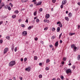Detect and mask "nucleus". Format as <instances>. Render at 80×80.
Masks as SVG:
<instances>
[{"label":"nucleus","instance_id":"nucleus-1","mask_svg":"<svg viewBox=\"0 0 80 80\" xmlns=\"http://www.w3.org/2000/svg\"><path fill=\"white\" fill-rule=\"evenodd\" d=\"M14 65H15V62L14 61H11L9 64V65L10 67H13Z\"/></svg>","mask_w":80,"mask_h":80},{"label":"nucleus","instance_id":"nucleus-2","mask_svg":"<svg viewBox=\"0 0 80 80\" xmlns=\"http://www.w3.org/2000/svg\"><path fill=\"white\" fill-rule=\"evenodd\" d=\"M27 34V32L24 31L22 32V36H25Z\"/></svg>","mask_w":80,"mask_h":80},{"label":"nucleus","instance_id":"nucleus-3","mask_svg":"<svg viewBox=\"0 0 80 80\" xmlns=\"http://www.w3.org/2000/svg\"><path fill=\"white\" fill-rule=\"evenodd\" d=\"M8 48H5L4 51V54H5V53H6L8 52Z\"/></svg>","mask_w":80,"mask_h":80},{"label":"nucleus","instance_id":"nucleus-4","mask_svg":"<svg viewBox=\"0 0 80 80\" xmlns=\"http://www.w3.org/2000/svg\"><path fill=\"white\" fill-rule=\"evenodd\" d=\"M66 73L67 74L69 73H72V71L70 70V69H67L66 71Z\"/></svg>","mask_w":80,"mask_h":80},{"label":"nucleus","instance_id":"nucleus-5","mask_svg":"<svg viewBox=\"0 0 80 80\" xmlns=\"http://www.w3.org/2000/svg\"><path fill=\"white\" fill-rule=\"evenodd\" d=\"M67 0H63L62 2V5H65L67 3Z\"/></svg>","mask_w":80,"mask_h":80},{"label":"nucleus","instance_id":"nucleus-6","mask_svg":"<svg viewBox=\"0 0 80 80\" xmlns=\"http://www.w3.org/2000/svg\"><path fill=\"white\" fill-rule=\"evenodd\" d=\"M5 6V4L3 2H2L1 4V5L0 6V9H2V7H4Z\"/></svg>","mask_w":80,"mask_h":80},{"label":"nucleus","instance_id":"nucleus-7","mask_svg":"<svg viewBox=\"0 0 80 80\" xmlns=\"http://www.w3.org/2000/svg\"><path fill=\"white\" fill-rule=\"evenodd\" d=\"M50 18V14H46L45 16V18L46 19H48V18Z\"/></svg>","mask_w":80,"mask_h":80},{"label":"nucleus","instance_id":"nucleus-8","mask_svg":"<svg viewBox=\"0 0 80 80\" xmlns=\"http://www.w3.org/2000/svg\"><path fill=\"white\" fill-rule=\"evenodd\" d=\"M30 67H28V68H26L25 70L26 71H28V72H30Z\"/></svg>","mask_w":80,"mask_h":80},{"label":"nucleus","instance_id":"nucleus-9","mask_svg":"<svg viewBox=\"0 0 80 80\" xmlns=\"http://www.w3.org/2000/svg\"><path fill=\"white\" fill-rule=\"evenodd\" d=\"M44 22L45 23H49L50 21L48 19H45L44 20Z\"/></svg>","mask_w":80,"mask_h":80},{"label":"nucleus","instance_id":"nucleus-10","mask_svg":"<svg viewBox=\"0 0 80 80\" xmlns=\"http://www.w3.org/2000/svg\"><path fill=\"white\" fill-rule=\"evenodd\" d=\"M42 4V2H38L36 5V6H38V5H41Z\"/></svg>","mask_w":80,"mask_h":80},{"label":"nucleus","instance_id":"nucleus-11","mask_svg":"<svg viewBox=\"0 0 80 80\" xmlns=\"http://www.w3.org/2000/svg\"><path fill=\"white\" fill-rule=\"evenodd\" d=\"M58 45V41L57 42L55 43V46L56 47H57Z\"/></svg>","mask_w":80,"mask_h":80},{"label":"nucleus","instance_id":"nucleus-12","mask_svg":"<svg viewBox=\"0 0 80 80\" xmlns=\"http://www.w3.org/2000/svg\"><path fill=\"white\" fill-rule=\"evenodd\" d=\"M72 16V13L71 12L69 13L68 14L69 17H71Z\"/></svg>","mask_w":80,"mask_h":80},{"label":"nucleus","instance_id":"nucleus-13","mask_svg":"<svg viewBox=\"0 0 80 80\" xmlns=\"http://www.w3.org/2000/svg\"><path fill=\"white\" fill-rule=\"evenodd\" d=\"M65 19L66 20V21H68L69 20V18L68 17H66L65 18Z\"/></svg>","mask_w":80,"mask_h":80},{"label":"nucleus","instance_id":"nucleus-14","mask_svg":"<svg viewBox=\"0 0 80 80\" xmlns=\"http://www.w3.org/2000/svg\"><path fill=\"white\" fill-rule=\"evenodd\" d=\"M60 27H58L57 29V32H60Z\"/></svg>","mask_w":80,"mask_h":80},{"label":"nucleus","instance_id":"nucleus-15","mask_svg":"<svg viewBox=\"0 0 80 80\" xmlns=\"http://www.w3.org/2000/svg\"><path fill=\"white\" fill-rule=\"evenodd\" d=\"M12 18H16V15H14L12 16Z\"/></svg>","mask_w":80,"mask_h":80},{"label":"nucleus","instance_id":"nucleus-16","mask_svg":"<svg viewBox=\"0 0 80 80\" xmlns=\"http://www.w3.org/2000/svg\"><path fill=\"white\" fill-rule=\"evenodd\" d=\"M75 45L74 44H72L71 45V47L72 48H74V47H75Z\"/></svg>","mask_w":80,"mask_h":80},{"label":"nucleus","instance_id":"nucleus-17","mask_svg":"<svg viewBox=\"0 0 80 80\" xmlns=\"http://www.w3.org/2000/svg\"><path fill=\"white\" fill-rule=\"evenodd\" d=\"M19 12H18V10H16L15 11H14V13H17V14H18V13Z\"/></svg>","mask_w":80,"mask_h":80},{"label":"nucleus","instance_id":"nucleus-18","mask_svg":"<svg viewBox=\"0 0 80 80\" xmlns=\"http://www.w3.org/2000/svg\"><path fill=\"white\" fill-rule=\"evenodd\" d=\"M21 2H22V3H24V2H27V0H22Z\"/></svg>","mask_w":80,"mask_h":80},{"label":"nucleus","instance_id":"nucleus-19","mask_svg":"<svg viewBox=\"0 0 80 80\" xmlns=\"http://www.w3.org/2000/svg\"><path fill=\"white\" fill-rule=\"evenodd\" d=\"M38 59V58L37 56H34V60H37Z\"/></svg>","mask_w":80,"mask_h":80},{"label":"nucleus","instance_id":"nucleus-20","mask_svg":"<svg viewBox=\"0 0 80 80\" xmlns=\"http://www.w3.org/2000/svg\"><path fill=\"white\" fill-rule=\"evenodd\" d=\"M49 62H50V59H48L47 60L46 62L47 63Z\"/></svg>","mask_w":80,"mask_h":80},{"label":"nucleus","instance_id":"nucleus-21","mask_svg":"<svg viewBox=\"0 0 80 80\" xmlns=\"http://www.w3.org/2000/svg\"><path fill=\"white\" fill-rule=\"evenodd\" d=\"M36 22L37 23H38L39 22H40V20H39V19H37L36 20Z\"/></svg>","mask_w":80,"mask_h":80},{"label":"nucleus","instance_id":"nucleus-22","mask_svg":"<svg viewBox=\"0 0 80 80\" xmlns=\"http://www.w3.org/2000/svg\"><path fill=\"white\" fill-rule=\"evenodd\" d=\"M6 38H7V39H8V40H10V36H8L6 37Z\"/></svg>","mask_w":80,"mask_h":80},{"label":"nucleus","instance_id":"nucleus-23","mask_svg":"<svg viewBox=\"0 0 80 80\" xmlns=\"http://www.w3.org/2000/svg\"><path fill=\"white\" fill-rule=\"evenodd\" d=\"M44 30H48V27H46V28H45L44 29Z\"/></svg>","mask_w":80,"mask_h":80},{"label":"nucleus","instance_id":"nucleus-24","mask_svg":"<svg viewBox=\"0 0 80 80\" xmlns=\"http://www.w3.org/2000/svg\"><path fill=\"white\" fill-rule=\"evenodd\" d=\"M59 26L61 28V27H62V24L61 23L59 24Z\"/></svg>","mask_w":80,"mask_h":80},{"label":"nucleus","instance_id":"nucleus-25","mask_svg":"<svg viewBox=\"0 0 80 80\" xmlns=\"http://www.w3.org/2000/svg\"><path fill=\"white\" fill-rule=\"evenodd\" d=\"M39 78H42V75H40L39 76Z\"/></svg>","mask_w":80,"mask_h":80},{"label":"nucleus","instance_id":"nucleus-26","mask_svg":"<svg viewBox=\"0 0 80 80\" xmlns=\"http://www.w3.org/2000/svg\"><path fill=\"white\" fill-rule=\"evenodd\" d=\"M62 33H61L59 35V39H60V38H61V37L62 36Z\"/></svg>","mask_w":80,"mask_h":80},{"label":"nucleus","instance_id":"nucleus-27","mask_svg":"<svg viewBox=\"0 0 80 80\" xmlns=\"http://www.w3.org/2000/svg\"><path fill=\"white\" fill-rule=\"evenodd\" d=\"M33 14L34 15V16H36V15H37V12L36 11L34 12Z\"/></svg>","mask_w":80,"mask_h":80},{"label":"nucleus","instance_id":"nucleus-28","mask_svg":"<svg viewBox=\"0 0 80 80\" xmlns=\"http://www.w3.org/2000/svg\"><path fill=\"white\" fill-rule=\"evenodd\" d=\"M32 27L31 26H29L28 28V30H30V29H31L32 28Z\"/></svg>","mask_w":80,"mask_h":80},{"label":"nucleus","instance_id":"nucleus-29","mask_svg":"<svg viewBox=\"0 0 80 80\" xmlns=\"http://www.w3.org/2000/svg\"><path fill=\"white\" fill-rule=\"evenodd\" d=\"M66 59H67L66 58L64 57L63 58V61H66Z\"/></svg>","mask_w":80,"mask_h":80},{"label":"nucleus","instance_id":"nucleus-30","mask_svg":"<svg viewBox=\"0 0 80 80\" xmlns=\"http://www.w3.org/2000/svg\"><path fill=\"white\" fill-rule=\"evenodd\" d=\"M45 70H49V68H48V67H47L45 68Z\"/></svg>","mask_w":80,"mask_h":80},{"label":"nucleus","instance_id":"nucleus-31","mask_svg":"<svg viewBox=\"0 0 80 80\" xmlns=\"http://www.w3.org/2000/svg\"><path fill=\"white\" fill-rule=\"evenodd\" d=\"M34 40H35V41H37L38 40V38H34Z\"/></svg>","mask_w":80,"mask_h":80},{"label":"nucleus","instance_id":"nucleus-32","mask_svg":"<svg viewBox=\"0 0 80 80\" xmlns=\"http://www.w3.org/2000/svg\"><path fill=\"white\" fill-rule=\"evenodd\" d=\"M17 47L15 48L14 49L15 52H17Z\"/></svg>","mask_w":80,"mask_h":80},{"label":"nucleus","instance_id":"nucleus-33","mask_svg":"<svg viewBox=\"0 0 80 80\" xmlns=\"http://www.w3.org/2000/svg\"><path fill=\"white\" fill-rule=\"evenodd\" d=\"M70 35H71V36H72V35H75V33H73L71 34L70 33Z\"/></svg>","mask_w":80,"mask_h":80},{"label":"nucleus","instance_id":"nucleus-34","mask_svg":"<svg viewBox=\"0 0 80 80\" xmlns=\"http://www.w3.org/2000/svg\"><path fill=\"white\" fill-rule=\"evenodd\" d=\"M8 9L9 10H11V8L10 7H8Z\"/></svg>","mask_w":80,"mask_h":80},{"label":"nucleus","instance_id":"nucleus-35","mask_svg":"<svg viewBox=\"0 0 80 80\" xmlns=\"http://www.w3.org/2000/svg\"><path fill=\"white\" fill-rule=\"evenodd\" d=\"M43 10V9L42 8H41L39 9V12H42V11Z\"/></svg>","mask_w":80,"mask_h":80},{"label":"nucleus","instance_id":"nucleus-36","mask_svg":"<svg viewBox=\"0 0 80 80\" xmlns=\"http://www.w3.org/2000/svg\"><path fill=\"white\" fill-rule=\"evenodd\" d=\"M64 78L63 77V76H62L61 77V79H62V80H63Z\"/></svg>","mask_w":80,"mask_h":80},{"label":"nucleus","instance_id":"nucleus-37","mask_svg":"<svg viewBox=\"0 0 80 80\" xmlns=\"http://www.w3.org/2000/svg\"><path fill=\"white\" fill-rule=\"evenodd\" d=\"M55 38V36H53L51 38V39H54Z\"/></svg>","mask_w":80,"mask_h":80},{"label":"nucleus","instance_id":"nucleus-38","mask_svg":"<svg viewBox=\"0 0 80 80\" xmlns=\"http://www.w3.org/2000/svg\"><path fill=\"white\" fill-rule=\"evenodd\" d=\"M63 5H64L62 4L61 6V8H63Z\"/></svg>","mask_w":80,"mask_h":80},{"label":"nucleus","instance_id":"nucleus-39","mask_svg":"<svg viewBox=\"0 0 80 80\" xmlns=\"http://www.w3.org/2000/svg\"><path fill=\"white\" fill-rule=\"evenodd\" d=\"M21 27H25V25L24 24H21Z\"/></svg>","mask_w":80,"mask_h":80},{"label":"nucleus","instance_id":"nucleus-40","mask_svg":"<svg viewBox=\"0 0 80 80\" xmlns=\"http://www.w3.org/2000/svg\"><path fill=\"white\" fill-rule=\"evenodd\" d=\"M2 42H3V40L2 39H1L0 40V43H2Z\"/></svg>","mask_w":80,"mask_h":80},{"label":"nucleus","instance_id":"nucleus-41","mask_svg":"<svg viewBox=\"0 0 80 80\" xmlns=\"http://www.w3.org/2000/svg\"><path fill=\"white\" fill-rule=\"evenodd\" d=\"M56 1V0H52V2L53 3H55V2Z\"/></svg>","mask_w":80,"mask_h":80},{"label":"nucleus","instance_id":"nucleus-42","mask_svg":"<svg viewBox=\"0 0 80 80\" xmlns=\"http://www.w3.org/2000/svg\"><path fill=\"white\" fill-rule=\"evenodd\" d=\"M55 30V28H52V31H54Z\"/></svg>","mask_w":80,"mask_h":80},{"label":"nucleus","instance_id":"nucleus-43","mask_svg":"<svg viewBox=\"0 0 80 80\" xmlns=\"http://www.w3.org/2000/svg\"><path fill=\"white\" fill-rule=\"evenodd\" d=\"M27 58H25L24 59V62H26L27 61Z\"/></svg>","mask_w":80,"mask_h":80},{"label":"nucleus","instance_id":"nucleus-44","mask_svg":"<svg viewBox=\"0 0 80 80\" xmlns=\"http://www.w3.org/2000/svg\"><path fill=\"white\" fill-rule=\"evenodd\" d=\"M19 79H20V80H22L23 79V78H22V77H19Z\"/></svg>","mask_w":80,"mask_h":80},{"label":"nucleus","instance_id":"nucleus-45","mask_svg":"<svg viewBox=\"0 0 80 80\" xmlns=\"http://www.w3.org/2000/svg\"><path fill=\"white\" fill-rule=\"evenodd\" d=\"M32 23H35V20H33L32 21Z\"/></svg>","mask_w":80,"mask_h":80},{"label":"nucleus","instance_id":"nucleus-46","mask_svg":"<svg viewBox=\"0 0 80 80\" xmlns=\"http://www.w3.org/2000/svg\"><path fill=\"white\" fill-rule=\"evenodd\" d=\"M60 23H61V22H57V24L58 25V24H60Z\"/></svg>","mask_w":80,"mask_h":80},{"label":"nucleus","instance_id":"nucleus-47","mask_svg":"<svg viewBox=\"0 0 80 80\" xmlns=\"http://www.w3.org/2000/svg\"><path fill=\"white\" fill-rule=\"evenodd\" d=\"M14 49V46H12V51H13V49Z\"/></svg>","mask_w":80,"mask_h":80},{"label":"nucleus","instance_id":"nucleus-48","mask_svg":"<svg viewBox=\"0 0 80 80\" xmlns=\"http://www.w3.org/2000/svg\"><path fill=\"white\" fill-rule=\"evenodd\" d=\"M21 62H22V61H23V58H21L20 59Z\"/></svg>","mask_w":80,"mask_h":80},{"label":"nucleus","instance_id":"nucleus-49","mask_svg":"<svg viewBox=\"0 0 80 80\" xmlns=\"http://www.w3.org/2000/svg\"><path fill=\"white\" fill-rule=\"evenodd\" d=\"M3 21L0 22V25H2V23H3Z\"/></svg>","mask_w":80,"mask_h":80},{"label":"nucleus","instance_id":"nucleus-50","mask_svg":"<svg viewBox=\"0 0 80 80\" xmlns=\"http://www.w3.org/2000/svg\"><path fill=\"white\" fill-rule=\"evenodd\" d=\"M49 47L50 48H52V47H53V46L52 45H49Z\"/></svg>","mask_w":80,"mask_h":80},{"label":"nucleus","instance_id":"nucleus-51","mask_svg":"<svg viewBox=\"0 0 80 80\" xmlns=\"http://www.w3.org/2000/svg\"><path fill=\"white\" fill-rule=\"evenodd\" d=\"M72 68L73 69H75V66H73L72 67Z\"/></svg>","mask_w":80,"mask_h":80},{"label":"nucleus","instance_id":"nucleus-52","mask_svg":"<svg viewBox=\"0 0 80 80\" xmlns=\"http://www.w3.org/2000/svg\"><path fill=\"white\" fill-rule=\"evenodd\" d=\"M25 22H26L27 23H28V19L26 20Z\"/></svg>","mask_w":80,"mask_h":80},{"label":"nucleus","instance_id":"nucleus-53","mask_svg":"<svg viewBox=\"0 0 80 80\" xmlns=\"http://www.w3.org/2000/svg\"><path fill=\"white\" fill-rule=\"evenodd\" d=\"M13 79L14 80H16V78L15 77H13Z\"/></svg>","mask_w":80,"mask_h":80},{"label":"nucleus","instance_id":"nucleus-54","mask_svg":"<svg viewBox=\"0 0 80 80\" xmlns=\"http://www.w3.org/2000/svg\"><path fill=\"white\" fill-rule=\"evenodd\" d=\"M74 50H76V49H77V47L76 46H75L74 47Z\"/></svg>","mask_w":80,"mask_h":80},{"label":"nucleus","instance_id":"nucleus-55","mask_svg":"<svg viewBox=\"0 0 80 80\" xmlns=\"http://www.w3.org/2000/svg\"><path fill=\"white\" fill-rule=\"evenodd\" d=\"M80 28V25H78V29H79Z\"/></svg>","mask_w":80,"mask_h":80},{"label":"nucleus","instance_id":"nucleus-56","mask_svg":"<svg viewBox=\"0 0 80 80\" xmlns=\"http://www.w3.org/2000/svg\"><path fill=\"white\" fill-rule=\"evenodd\" d=\"M36 2V0H33L32 1V2Z\"/></svg>","mask_w":80,"mask_h":80},{"label":"nucleus","instance_id":"nucleus-57","mask_svg":"<svg viewBox=\"0 0 80 80\" xmlns=\"http://www.w3.org/2000/svg\"><path fill=\"white\" fill-rule=\"evenodd\" d=\"M30 7H33V5L32 4H31V5H30Z\"/></svg>","mask_w":80,"mask_h":80},{"label":"nucleus","instance_id":"nucleus-58","mask_svg":"<svg viewBox=\"0 0 80 80\" xmlns=\"http://www.w3.org/2000/svg\"><path fill=\"white\" fill-rule=\"evenodd\" d=\"M78 5H80V2H78Z\"/></svg>","mask_w":80,"mask_h":80},{"label":"nucleus","instance_id":"nucleus-59","mask_svg":"<svg viewBox=\"0 0 80 80\" xmlns=\"http://www.w3.org/2000/svg\"><path fill=\"white\" fill-rule=\"evenodd\" d=\"M34 5L37 4V2L36 1L35 2H34Z\"/></svg>","mask_w":80,"mask_h":80},{"label":"nucleus","instance_id":"nucleus-60","mask_svg":"<svg viewBox=\"0 0 80 80\" xmlns=\"http://www.w3.org/2000/svg\"><path fill=\"white\" fill-rule=\"evenodd\" d=\"M64 63H65V62L63 61L62 62V64H64Z\"/></svg>","mask_w":80,"mask_h":80},{"label":"nucleus","instance_id":"nucleus-61","mask_svg":"<svg viewBox=\"0 0 80 80\" xmlns=\"http://www.w3.org/2000/svg\"><path fill=\"white\" fill-rule=\"evenodd\" d=\"M42 63H40L39 64V65L40 66H41V65H42Z\"/></svg>","mask_w":80,"mask_h":80},{"label":"nucleus","instance_id":"nucleus-62","mask_svg":"<svg viewBox=\"0 0 80 80\" xmlns=\"http://www.w3.org/2000/svg\"><path fill=\"white\" fill-rule=\"evenodd\" d=\"M52 80H56V78H53Z\"/></svg>","mask_w":80,"mask_h":80},{"label":"nucleus","instance_id":"nucleus-63","mask_svg":"<svg viewBox=\"0 0 80 80\" xmlns=\"http://www.w3.org/2000/svg\"><path fill=\"white\" fill-rule=\"evenodd\" d=\"M60 43H62V40H60Z\"/></svg>","mask_w":80,"mask_h":80},{"label":"nucleus","instance_id":"nucleus-64","mask_svg":"<svg viewBox=\"0 0 80 80\" xmlns=\"http://www.w3.org/2000/svg\"><path fill=\"white\" fill-rule=\"evenodd\" d=\"M57 80H60V79L59 78L57 79Z\"/></svg>","mask_w":80,"mask_h":80}]
</instances>
